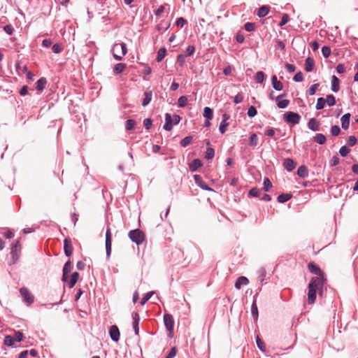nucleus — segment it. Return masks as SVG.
Masks as SVG:
<instances>
[{
    "label": "nucleus",
    "instance_id": "obj_36",
    "mask_svg": "<svg viewBox=\"0 0 358 358\" xmlns=\"http://www.w3.org/2000/svg\"><path fill=\"white\" fill-rule=\"evenodd\" d=\"M188 99L186 96H181L178 100L179 107L183 108L187 105Z\"/></svg>",
    "mask_w": 358,
    "mask_h": 358
},
{
    "label": "nucleus",
    "instance_id": "obj_37",
    "mask_svg": "<svg viewBox=\"0 0 358 358\" xmlns=\"http://www.w3.org/2000/svg\"><path fill=\"white\" fill-rule=\"evenodd\" d=\"M326 103V100L324 98H318L316 103V109L317 110H322L324 108Z\"/></svg>",
    "mask_w": 358,
    "mask_h": 358
},
{
    "label": "nucleus",
    "instance_id": "obj_52",
    "mask_svg": "<svg viewBox=\"0 0 358 358\" xmlns=\"http://www.w3.org/2000/svg\"><path fill=\"white\" fill-rule=\"evenodd\" d=\"M289 20V15L287 14H283L282 16L281 20H280V22L278 25L280 27H282L285 24H287Z\"/></svg>",
    "mask_w": 358,
    "mask_h": 358
},
{
    "label": "nucleus",
    "instance_id": "obj_51",
    "mask_svg": "<svg viewBox=\"0 0 358 358\" xmlns=\"http://www.w3.org/2000/svg\"><path fill=\"white\" fill-rule=\"evenodd\" d=\"M322 53L325 58H328L331 55V49L328 46H324L322 48Z\"/></svg>",
    "mask_w": 358,
    "mask_h": 358
},
{
    "label": "nucleus",
    "instance_id": "obj_4",
    "mask_svg": "<svg viewBox=\"0 0 358 358\" xmlns=\"http://www.w3.org/2000/svg\"><path fill=\"white\" fill-rule=\"evenodd\" d=\"M301 116L296 113L289 111L284 114V120L293 125L299 124Z\"/></svg>",
    "mask_w": 358,
    "mask_h": 358
},
{
    "label": "nucleus",
    "instance_id": "obj_43",
    "mask_svg": "<svg viewBox=\"0 0 358 358\" xmlns=\"http://www.w3.org/2000/svg\"><path fill=\"white\" fill-rule=\"evenodd\" d=\"M263 185H264V187H263V189H264V190L265 192H268V191H269V189H270L271 188V187H272V184H271V182L270 180H269L268 178H265L264 179V183H263Z\"/></svg>",
    "mask_w": 358,
    "mask_h": 358
},
{
    "label": "nucleus",
    "instance_id": "obj_47",
    "mask_svg": "<svg viewBox=\"0 0 358 358\" xmlns=\"http://www.w3.org/2000/svg\"><path fill=\"white\" fill-rule=\"evenodd\" d=\"M319 86H320L319 83H315V84L312 85L308 90V94L310 96L314 95Z\"/></svg>",
    "mask_w": 358,
    "mask_h": 358
},
{
    "label": "nucleus",
    "instance_id": "obj_28",
    "mask_svg": "<svg viewBox=\"0 0 358 358\" xmlns=\"http://www.w3.org/2000/svg\"><path fill=\"white\" fill-rule=\"evenodd\" d=\"M257 274H258V280L260 282V283L262 284L264 282V281L265 280V277L266 275V269L264 267L260 268L257 271Z\"/></svg>",
    "mask_w": 358,
    "mask_h": 358
},
{
    "label": "nucleus",
    "instance_id": "obj_12",
    "mask_svg": "<svg viewBox=\"0 0 358 358\" xmlns=\"http://www.w3.org/2000/svg\"><path fill=\"white\" fill-rule=\"evenodd\" d=\"M21 246L19 241L13 243L11 247V255L13 259L17 258L18 252L20 251Z\"/></svg>",
    "mask_w": 358,
    "mask_h": 358
},
{
    "label": "nucleus",
    "instance_id": "obj_39",
    "mask_svg": "<svg viewBox=\"0 0 358 358\" xmlns=\"http://www.w3.org/2000/svg\"><path fill=\"white\" fill-rule=\"evenodd\" d=\"M258 143V137H257V135L256 134H252L250 136V146H252V147H255L257 145Z\"/></svg>",
    "mask_w": 358,
    "mask_h": 358
},
{
    "label": "nucleus",
    "instance_id": "obj_23",
    "mask_svg": "<svg viewBox=\"0 0 358 358\" xmlns=\"http://www.w3.org/2000/svg\"><path fill=\"white\" fill-rule=\"evenodd\" d=\"M340 90L339 80L336 76L331 77V90L338 92Z\"/></svg>",
    "mask_w": 358,
    "mask_h": 358
},
{
    "label": "nucleus",
    "instance_id": "obj_64",
    "mask_svg": "<svg viewBox=\"0 0 358 358\" xmlns=\"http://www.w3.org/2000/svg\"><path fill=\"white\" fill-rule=\"evenodd\" d=\"M176 352H177V350H176V348H172L169 354L167 355V356L166 357V358H173L176 357Z\"/></svg>",
    "mask_w": 358,
    "mask_h": 358
},
{
    "label": "nucleus",
    "instance_id": "obj_10",
    "mask_svg": "<svg viewBox=\"0 0 358 358\" xmlns=\"http://www.w3.org/2000/svg\"><path fill=\"white\" fill-rule=\"evenodd\" d=\"M64 253L67 257H70L73 252L71 241L69 238H65L64 241Z\"/></svg>",
    "mask_w": 358,
    "mask_h": 358
},
{
    "label": "nucleus",
    "instance_id": "obj_44",
    "mask_svg": "<svg viewBox=\"0 0 358 358\" xmlns=\"http://www.w3.org/2000/svg\"><path fill=\"white\" fill-rule=\"evenodd\" d=\"M229 123L228 122L222 121L219 127V131L221 134H224Z\"/></svg>",
    "mask_w": 358,
    "mask_h": 358
},
{
    "label": "nucleus",
    "instance_id": "obj_26",
    "mask_svg": "<svg viewBox=\"0 0 358 358\" xmlns=\"http://www.w3.org/2000/svg\"><path fill=\"white\" fill-rule=\"evenodd\" d=\"M203 117L208 120H210L213 117V110L209 107H205L203 109Z\"/></svg>",
    "mask_w": 358,
    "mask_h": 358
},
{
    "label": "nucleus",
    "instance_id": "obj_41",
    "mask_svg": "<svg viewBox=\"0 0 358 358\" xmlns=\"http://www.w3.org/2000/svg\"><path fill=\"white\" fill-rule=\"evenodd\" d=\"M265 75L262 71H258L255 75V80L258 83H262L264 82Z\"/></svg>",
    "mask_w": 358,
    "mask_h": 358
},
{
    "label": "nucleus",
    "instance_id": "obj_1",
    "mask_svg": "<svg viewBox=\"0 0 358 358\" xmlns=\"http://www.w3.org/2000/svg\"><path fill=\"white\" fill-rule=\"evenodd\" d=\"M324 283H322L320 277H313L308 284V302L310 304L315 303L317 292L321 293Z\"/></svg>",
    "mask_w": 358,
    "mask_h": 358
},
{
    "label": "nucleus",
    "instance_id": "obj_45",
    "mask_svg": "<svg viewBox=\"0 0 358 358\" xmlns=\"http://www.w3.org/2000/svg\"><path fill=\"white\" fill-rule=\"evenodd\" d=\"M215 156V150L212 148H208L206 150L205 157L207 159H212Z\"/></svg>",
    "mask_w": 358,
    "mask_h": 358
},
{
    "label": "nucleus",
    "instance_id": "obj_42",
    "mask_svg": "<svg viewBox=\"0 0 358 358\" xmlns=\"http://www.w3.org/2000/svg\"><path fill=\"white\" fill-rule=\"evenodd\" d=\"M326 103L328 106H332L336 104V99L335 96L332 94H329L327 96Z\"/></svg>",
    "mask_w": 358,
    "mask_h": 358
},
{
    "label": "nucleus",
    "instance_id": "obj_21",
    "mask_svg": "<svg viewBox=\"0 0 358 358\" xmlns=\"http://www.w3.org/2000/svg\"><path fill=\"white\" fill-rule=\"evenodd\" d=\"M315 66V61L313 58L308 57L305 62V70L307 72H310L313 70Z\"/></svg>",
    "mask_w": 358,
    "mask_h": 358
},
{
    "label": "nucleus",
    "instance_id": "obj_24",
    "mask_svg": "<svg viewBox=\"0 0 358 358\" xmlns=\"http://www.w3.org/2000/svg\"><path fill=\"white\" fill-rule=\"evenodd\" d=\"M297 175L302 178H307L308 176V171L306 166H300L297 170Z\"/></svg>",
    "mask_w": 358,
    "mask_h": 358
},
{
    "label": "nucleus",
    "instance_id": "obj_25",
    "mask_svg": "<svg viewBox=\"0 0 358 358\" xmlns=\"http://www.w3.org/2000/svg\"><path fill=\"white\" fill-rule=\"evenodd\" d=\"M202 166V162L200 159H194L191 164H189V169L192 171H196L199 167H201Z\"/></svg>",
    "mask_w": 358,
    "mask_h": 358
},
{
    "label": "nucleus",
    "instance_id": "obj_58",
    "mask_svg": "<svg viewBox=\"0 0 358 358\" xmlns=\"http://www.w3.org/2000/svg\"><path fill=\"white\" fill-rule=\"evenodd\" d=\"M293 80L295 81V82H301L303 80V73L299 71L298 73H296L294 78H293Z\"/></svg>",
    "mask_w": 358,
    "mask_h": 358
},
{
    "label": "nucleus",
    "instance_id": "obj_61",
    "mask_svg": "<svg viewBox=\"0 0 358 358\" xmlns=\"http://www.w3.org/2000/svg\"><path fill=\"white\" fill-rule=\"evenodd\" d=\"M339 158L337 157V156H334L330 162H329V164L331 166H335L336 165H338L339 164Z\"/></svg>",
    "mask_w": 358,
    "mask_h": 358
},
{
    "label": "nucleus",
    "instance_id": "obj_7",
    "mask_svg": "<svg viewBox=\"0 0 358 358\" xmlns=\"http://www.w3.org/2000/svg\"><path fill=\"white\" fill-rule=\"evenodd\" d=\"M308 267L310 273L317 275L316 277H320L322 278V283H324L325 278L324 277V273L319 266H317L316 264L313 263H310L308 264Z\"/></svg>",
    "mask_w": 358,
    "mask_h": 358
},
{
    "label": "nucleus",
    "instance_id": "obj_22",
    "mask_svg": "<svg viewBox=\"0 0 358 358\" xmlns=\"http://www.w3.org/2000/svg\"><path fill=\"white\" fill-rule=\"evenodd\" d=\"M308 128L314 131L320 130V124L315 118H311L308 122Z\"/></svg>",
    "mask_w": 358,
    "mask_h": 358
},
{
    "label": "nucleus",
    "instance_id": "obj_38",
    "mask_svg": "<svg viewBox=\"0 0 358 358\" xmlns=\"http://www.w3.org/2000/svg\"><path fill=\"white\" fill-rule=\"evenodd\" d=\"M136 122L134 120H128L126 121L125 127L127 130H131L134 129Z\"/></svg>",
    "mask_w": 358,
    "mask_h": 358
},
{
    "label": "nucleus",
    "instance_id": "obj_32",
    "mask_svg": "<svg viewBox=\"0 0 358 358\" xmlns=\"http://www.w3.org/2000/svg\"><path fill=\"white\" fill-rule=\"evenodd\" d=\"M326 137L324 134H317L315 136H314V141L317 142V143L320 144V145H323L326 142Z\"/></svg>",
    "mask_w": 358,
    "mask_h": 358
},
{
    "label": "nucleus",
    "instance_id": "obj_9",
    "mask_svg": "<svg viewBox=\"0 0 358 358\" xmlns=\"http://www.w3.org/2000/svg\"><path fill=\"white\" fill-rule=\"evenodd\" d=\"M110 338L117 342L120 339V331L116 325H113L109 330Z\"/></svg>",
    "mask_w": 358,
    "mask_h": 358
},
{
    "label": "nucleus",
    "instance_id": "obj_63",
    "mask_svg": "<svg viewBox=\"0 0 358 358\" xmlns=\"http://www.w3.org/2000/svg\"><path fill=\"white\" fill-rule=\"evenodd\" d=\"M52 50L53 52L58 54L62 51V48L60 46L59 44L56 43L53 45Z\"/></svg>",
    "mask_w": 358,
    "mask_h": 358
},
{
    "label": "nucleus",
    "instance_id": "obj_27",
    "mask_svg": "<svg viewBox=\"0 0 358 358\" xmlns=\"http://www.w3.org/2000/svg\"><path fill=\"white\" fill-rule=\"evenodd\" d=\"M126 64L124 63H118L115 65L113 68V72L115 74H119L124 71V70L126 69Z\"/></svg>",
    "mask_w": 358,
    "mask_h": 358
},
{
    "label": "nucleus",
    "instance_id": "obj_11",
    "mask_svg": "<svg viewBox=\"0 0 358 358\" xmlns=\"http://www.w3.org/2000/svg\"><path fill=\"white\" fill-rule=\"evenodd\" d=\"M132 320H133V329L134 330L135 334L138 335L139 334V328H138V324L140 321V317L139 315L137 313H133L131 315Z\"/></svg>",
    "mask_w": 358,
    "mask_h": 358
},
{
    "label": "nucleus",
    "instance_id": "obj_60",
    "mask_svg": "<svg viewBox=\"0 0 358 358\" xmlns=\"http://www.w3.org/2000/svg\"><path fill=\"white\" fill-rule=\"evenodd\" d=\"M256 343H257V345L259 348V349L261 350L262 351H264V349H265L264 344L262 341V340L259 338V336H257V338H256Z\"/></svg>",
    "mask_w": 358,
    "mask_h": 358
},
{
    "label": "nucleus",
    "instance_id": "obj_3",
    "mask_svg": "<svg viewBox=\"0 0 358 358\" xmlns=\"http://www.w3.org/2000/svg\"><path fill=\"white\" fill-rule=\"evenodd\" d=\"M129 238L137 245L141 244L145 240V235L140 229L131 230L129 232Z\"/></svg>",
    "mask_w": 358,
    "mask_h": 358
},
{
    "label": "nucleus",
    "instance_id": "obj_29",
    "mask_svg": "<svg viewBox=\"0 0 358 358\" xmlns=\"http://www.w3.org/2000/svg\"><path fill=\"white\" fill-rule=\"evenodd\" d=\"M47 84V80L45 78H41L36 82V89L38 91H42Z\"/></svg>",
    "mask_w": 358,
    "mask_h": 358
},
{
    "label": "nucleus",
    "instance_id": "obj_30",
    "mask_svg": "<svg viewBox=\"0 0 358 358\" xmlns=\"http://www.w3.org/2000/svg\"><path fill=\"white\" fill-rule=\"evenodd\" d=\"M268 11H269V7L267 6H263L259 8L258 12H257V15L259 17H263L268 13Z\"/></svg>",
    "mask_w": 358,
    "mask_h": 358
},
{
    "label": "nucleus",
    "instance_id": "obj_15",
    "mask_svg": "<svg viewBox=\"0 0 358 358\" xmlns=\"http://www.w3.org/2000/svg\"><path fill=\"white\" fill-rule=\"evenodd\" d=\"M271 83L273 89L276 91H281L283 88L282 83L278 80L275 75L271 77Z\"/></svg>",
    "mask_w": 358,
    "mask_h": 358
},
{
    "label": "nucleus",
    "instance_id": "obj_54",
    "mask_svg": "<svg viewBox=\"0 0 358 358\" xmlns=\"http://www.w3.org/2000/svg\"><path fill=\"white\" fill-rule=\"evenodd\" d=\"M341 132V129L338 126L334 125L332 126L331 128V134L332 136H338Z\"/></svg>",
    "mask_w": 358,
    "mask_h": 358
},
{
    "label": "nucleus",
    "instance_id": "obj_46",
    "mask_svg": "<svg viewBox=\"0 0 358 358\" xmlns=\"http://www.w3.org/2000/svg\"><path fill=\"white\" fill-rule=\"evenodd\" d=\"M154 292H149L148 293H146L143 297L141 299V305H144L146 303V302L152 297V296L153 295Z\"/></svg>",
    "mask_w": 358,
    "mask_h": 358
},
{
    "label": "nucleus",
    "instance_id": "obj_48",
    "mask_svg": "<svg viewBox=\"0 0 358 358\" xmlns=\"http://www.w3.org/2000/svg\"><path fill=\"white\" fill-rule=\"evenodd\" d=\"M244 28L247 31H253L255 30L256 24L253 22H247L245 24Z\"/></svg>",
    "mask_w": 358,
    "mask_h": 358
},
{
    "label": "nucleus",
    "instance_id": "obj_35",
    "mask_svg": "<svg viewBox=\"0 0 358 358\" xmlns=\"http://www.w3.org/2000/svg\"><path fill=\"white\" fill-rule=\"evenodd\" d=\"M78 277H79V273L78 272L73 273V274L71 275L69 283L70 288H72L76 285V283L78 281Z\"/></svg>",
    "mask_w": 358,
    "mask_h": 358
},
{
    "label": "nucleus",
    "instance_id": "obj_33",
    "mask_svg": "<svg viewBox=\"0 0 358 358\" xmlns=\"http://www.w3.org/2000/svg\"><path fill=\"white\" fill-rule=\"evenodd\" d=\"M251 313L255 320H257L258 319V308L256 304L255 299L253 301V303L251 306Z\"/></svg>",
    "mask_w": 358,
    "mask_h": 358
},
{
    "label": "nucleus",
    "instance_id": "obj_19",
    "mask_svg": "<svg viewBox=\"0 0 358 358\" xmlns=\"http://www.w3.org/2000/svg\"><path fill=\"white\" fill-rule=\"evenodd\" d=\"M152 99V92L151 90H148L144 92V99L142 101V106L143 107L147 106Z\"/></svg>",
    "mask_w": 358,
    "mask_h": 358
},
{
    "label": "nucleus",
    "instance_id": "obj_40",
    "mask_svg": "<svg viewBox=\"0 0 358 358\" xmlns=\"http://www.w3.org/2000/svg\"><path fill=\"white\" fill-rule=\"evenodd\" d=\"M192 139H193V138L191 136H188L185 137L183 139L181 140L180 145L182 147L187 146L189 144L191 143Z\"/></svg>",
    "mask_w": 358,
    "mask_h": 358
},
{
    "label": "nucleus",
    "instance_id": "obj_2",
    "mask_svg": "<svg viewBox=\"0 0 358 358\" xmlns=\"http://www.w3.org/2000/svg\"><path fill=\"white\" fill-rule=\"evenodd\" d=\"M112 51L114 58L120 61L127 52V45L124 43H115L113 46Z\"/></svg>",
    "mask_w": 358,
    "mask_h": 358
},
{
    "label": "nucleus",
    "instance_id": "obj_31",
    "mask_svg": "<svg viewBox=\"0 0 358 358\" xmlns=\"http://www.w3.org/2000/svg\"><path fill=\"white\" fill-rule=\"evenodd\" d=\"M292 197V194H280L277 200L279 203H285L289 201Z\"/></svg>",
    "mask_w": 358,
    "mask_h": 358
},
{
    "label": "nucleus",
    "instance_id": "obj_6",
    "mask_svg": "<svg viewBox=\"0 0 358 358\" xmlns=\"http://www.w3.org/2000/svg\"><path fill=\"white\" fill-rule=\"evenodd\" d=\"M106 256L108 258L110 257L111 254V246H112V235L110 229L109 227L107 228L106 231Z\"/></svg>",
    "mask_w": 358,
    "mask_h": 358
},
{
    "label": "nucleus",
    "instance_id": "obj_34",
    "mask_svg": "<svg viewBox=\"0 0 358 358\" xmlns=\"http://www.w3.org/2000/svg\"><path fill=\"white\" fill-rule=\"evenodd\" d=\"M166 50L165 48H160L157 52V55L156 60L158 62H160L166 56Z\"/></svg>",
    "mask_w": 358,
    "mask_h": 358
},
{
    "label": "nucleus",
    "instance_id": "obj_18",
    "mask_svg": "<svg viewBox=\"0 0 358 358\" xmlns=\"http://www.w3.org/2000/svg\"><path fill=\"white\" fill-rule=\"evenodd\" d=\"M173 127L172 117L169 113L165 114V124H164V129L171 131Z\"/></svg>",
    "mask_w": 358,
    "mask_h": 358
},
{
    "label": "nucleus",
    "instance_id": "obj_59",
    "mask_svg": "<svg viewBox=\"0 0 358 358\" xmlns=\"http://www.w3.org/2000/svg\"><path fill=\"white\" fill-rule=\"evenodd\" d=\"M249 194L254 197H258L260 194V191L257 188H252L249 192Z\"/></svg>",
    "mask_w": 358,
    "mask_h": 358
},
{
    "label": "nucleus",
    "instance_id": "obj_20",
    "mask_svg": "<svg viewBox=\"0 0 358 358\" xmlns=\"http://www.w3.org/2000/svg\"><path fill=\"white\" fill-rule=\"evenodd\" d=\"M350 114L346 113L343 115L341 119V127L343 129H347L350 125Z\"/></svg>",
    "mask_w": 358,
    "mask_h": 358
},
{
    "label": "nucleus",
    "instance_id": "obj_13",
    "mask_svg": "<svg viewBox=\"0 0 358 358\" xmlns=\"http://www.w3.org/2000/svg\"><path fill=\"white\" fill-rule=\"evenodd\" d=\"M283 166L287 171H292L295 169L296 163L293 159L287 158L285 159Z\"/></svg>",
    "mask_w": 358,
    "mask_h": 358
},
{
    "label": "nucleus",
    "instance_id": "obj_14",
    "mask_svg": "<svg viewBox=\"0 0 358 358\" xmlns=\"http://www.w3.org/2000/svg\"><path fill=\"white\" fill-rule=\"evenodd\" d=\"M72 268L71 263L70 261H68L65 263L63 268V275H62V280L66 281L68 278V275L71 272Z\"/></svg>",
    "mask_w": 358,
    "mask_h": 358
},
{
    "label": "nucleus",
    "instance_id": "obj_5",
    "mask_svg": "<svg viewBox=\"0 0 358 358\" xmlns=\"http://www.w3.org/2000/svg\"><path fill=\"white\" fill-rule=\"evenodd\" d=\"M20 292L22 297L23 298L24 303H26L28 306H30L31 303H33L34 297L27 287H22L20 289Z\"/></svg>",
    "mask_w": 358,
    "mask_h": 358
},
{
    "label": "nucleus",
    "instance_id": "obj_17",
    "mask_svg": "<svg viewBox=\"0 0 358 358\" xmlns=\"http://www.w3.org/2000/svg\"><path fill=\"white\" fill-rule=\"evenodd\" d=\"M249 283V280L245 276L238 277L235 282V287L240 289L243 285H247Z\"/></svg>",
    "mask_w": 358,
    "mask_h": 358
},
{
    "label": "nucleus",
    "instance_id": "obj_8",
    "mask_svg": "<svg viewBox=\"0 0 358 358\" xmlns=\"http://www.w3.org/2000/svg\"><path fill=\"white\" fill-rule=\"evenodd\" d=\"M164 322L166 329L170 333H172L174 327V320L173 316L170 314H165L164 315Z\"/></svg>",
    "mask_w": 358,
    "mask_h": 358
},
{
    "label": "nucleus",
    "instance_id": "obj_16",
    "mask_svg": "<svg viewBox=\"0 0 358 358\" xmlns=\"http://www.w3.org/2000/svg\"><path fill=\"white\" fill-rule=\"evenodd\" d=\"M284 96L285 94H280L275 98V100L277 101V106L279 108H285L289 104V101L288 99L280 100V99L283 97Z\"/></svg>",
    "mask_w": 358,
    "mask_h": 358
},
{
    "label": "nucleus",
    "instance_id": "obj_50",
    "mask_svg": "<svg viewBox=\"0 0 358 358\" xmlns=\"http://www.w3.org/2000/svg\"><path fill=\"white\" fill-rule=\"evenodd\" d=\"M350 152V150L346 145L342 146L339 150V153L342 157L347 156Z\"/></svg>",
    "mask_w": 358,
    "mask_h": 358
},
{
    "label": "nucleus",
    "instance_id": "obj_49",
    "mask_svg": "<svg viewBox=\"0 0 358 358\" xmlns=\"http://www.w3.org/2000/svg\"><path fill=\"white\" fill-rule=\"evenodd\" d=\"M14 342V338L11 336H6L4 338V344L7 346H12Z\"/></svg>",
    "mask_w": 358,
    "mask_h": 358
},
{
    "label": "nucleus",
    "instance_id": "obj_57",
    "mask_svg": "<svg viewBox=\"0 0 358 358\" xmlns=\"http://www.w3.org/2000/svg\"><path fill=\"white\" fill-rule=\"evenodd\" d=\"M243 100V95L241 92L238 93L234 99V102L235 103H241Z\"/></svg>",
    "mask_w": 358,
    "mask_h": 358
},
{
    "label": "nucleus",
    "instance_id": "obj_55",
    "mask_svg": "<svg viewBox=\"0 0 358 358\" xmlns=\"http://www.w3.org/2000/svg\"><path fill=\"white\" fill-rule=\"evenodd\" d=\"M187 23V21L183 17H178L176 22V24L178 27H181L185 26Z\"/></svg>",
    "mask_w": 358,
    "mask_h": 358
},
{
    "label": "nucleus",
    "instance_id": "obj_56",
    "mask_svg": "<svg viewBox=\"0 0 358 358\" xmlns=\"http://www.w3.org/2000/svg\"><path fill=\"white\" fill-rule=\"evenodd\" d=\"M13 338L15 341L20 342L23 338V334L20 331H15Z\"/></svg>",
    "mask_w": 358,
    "mask_h": 358
},
{
    "label": "nucleus",
    "instance_id": "obj_53",
    "mask_svg": "<svg viewBox=\"0 0 358 358\" xmlns=\"http://www.w3.org/2000/svg\"><path fill=\"white\" fill-rule=\"evenodd\" d=\"M257 110L255 106H252L249 107L248 110V115L250 117H253L257 115Z\"/></svg>",
    "mask_w": 358,
    "mask_h": 358
},
{
    "label": "nucleus",
    "instance_id": "obj_62",
    "mask_svg": "<svg viewBox=\"0 0 358 358\" xmlns=\"http://www.w3.org/2000/svg\"><path fill=\"white\" fill-rule=\"evenodd\" d=\"M152 121L150 118H146L143 121V125L146 129H150L152 126Z\"/></svg>",
    "mask_w": 358,
    "mask_h": 358
}]
</instances>
